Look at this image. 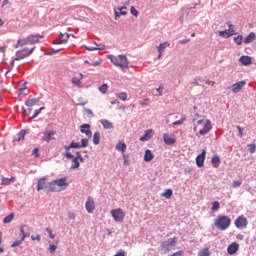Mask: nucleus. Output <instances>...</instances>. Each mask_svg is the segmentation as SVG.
<instances>
[{"instance_id":"1","label":"nucleus","mask_w":256,"mask_h":256,"mask_svg":"<svg viewBox=\"0 0 256 256\" xmlns=\"http://www.w3.org/2000/svg\"><path fill=\"white\" fill-rule=\"evenodd\" d=\"M69 187V183H67V178L56 179L48 184V192H61L65 191V189Z\"/></svg>"},{"instance_id":"2","label":"nucleus","mask_w":256,"mask_h":256,"mask_svg":"<svg viewBox=\"0 0 256 256\" xmlns=\"http://www.w3.org/2000/svg\"><path fill=\"white\" fill-rule=\"evenodd\" d=\"M214 227H216L218 231H227V229L231 227V218L227 215H218L214 219Z\"/></svg>"},{"instance_id":"3","label":"nucleus","mask_w":256,"mask_h":256,"mask_svg":"<svg viewBox=\"0 0 256 256\" xmlns=\"http://www.w3.org/2000/svg\"><path fill=\"white\" fill-rule=\"evenodd\" d=\"M108 59H110L113 65H115L116 67H120L122 71H125V69H129V60H127V56L125 55H118V56L109 55Z\"/></svg>"},{"instance_id":"4","label":"nucleus","mask_w":256,"mask_h":256,"mask_svg":"<svg viewBox=\"0 0 256 256\" xmlns=\"http://www.w3.org/2000/svg\"><path fill=\"white\" fill-rule=\"evenodd\" d=\"M197 125H201V128L199 130V135H207V133H209V131H211V129H213V125L211 124L210 120L207 119H201L198 120Z\"/></svg>"},{"instance_id":"5","label":"nucleus","mask_w":256,"mask_h":256,"mask_svg":"<svg viewBox=\"0 0 256 256\" xmlns=\"http://www.w3.org/2000/svg\"><path fill=\"white\" fill-rule=\"evenodd\" d=\"M76 155L77 156L75 157L73 154H71V152L65 153V157L67 159H72V169H79L81 165L79 161H83V156H81V152H77Z\"/></svg>"},{"instance_id":"6","label":"nucleus","mask_w":256,"mask_h":256,"mask_svg":"<svg viewBox=\"0 0 256 256\" xmlns=\"http://www.w3.org/2000/svg\"><path fill=\"white\" fill-rule=\"evenodd\" d=\"M35 51V47L31 48L30 50L27 48H23L21 50L16 51V57L14 61H21V59H25L29 57Z\"/></svg>"},{"instance_id":"7","label":"nucleus","mask_w":256,"mask_h":256,"mask_svg":"<svg viewBox=\"0 0 256 256\" xmlns=\"http://www.w3.org/2000/svg\"><path fill=\"white\" fill-rule=\"evenodd\" d=\"M234 225L236 229H247V225H249V220L244 215H240L234 221Z\"/></svg>"},{"instance_id":"8","label":"nucleus","mask_w":256,"mask_h":256,"mask_svg":"<svg viewBox=\"0 0 256 256\" xmlns=\"http://www.w3.org/2000/svg\"><path fill=\"white\" fill-rule=\"evenodd\" d=\"M110 214L117 223H121L125 219V212L121 208L111 210Z\"/></svg>"},{"instance_id":"9","label":"nucleus","mask_w":256,"mask_h":256,"mask_svg":"<svg viewBox=\"0 0 256 256\" xmlns=\"http://www.w3.org/2000/svg\"><path fill=\"white\" fill-rule=\"evenodd\" d=\"M178 238L174 237L162 243V251L163 253H169L171 251V247H175L177 245Z\"/></svg>"},{"instance_id":"10","label":"nucleus","mask_w":256,"mask_h":256,"mask_svg":"<svg viewBox=\"0 0 256 256\" xmlns=\"http://www.w3.org/2000/svg\"><path fill=\"white\" fill-rule=\"evenodd\" d=\"M228 29L224 31H219L218 35L220 37H223L224 39H229V37H233V35H237V32H235V26L232 24H228Z\"/></svg>"},{"instance_id":"11","label":"nucleus","mask_w":256,"mask_h":256,"mask_svg":"<svg viewBox=\"0 0 256 256\" xmlns=\"http://www.w3.org/2000/svg\"><path fill=\"white\" fill-rule=\"evenodd\" d=\"M69 37H71V34L60 33L59 38L55 39L53 41V44L54 45H64L65 43H67V41H69Z\"/></svg>"},{"instance_id":"12","label":"nucleus","mask_w":256,"mask_h":256,"mask_svg":"<svg viewBox=\"0 0 256 256\" xmlns=\"http://www.w3.org/2000/svg\"><path fill=\"white\" fill-rule=\"evenodd\" d=\"M85 207H86L87 213H93V212L95 211V200H93V199L91 198V196H89V197L87 198Z\"/></svg>"},{"instance_id":"13","label":"nucleus","mask_w":256,"mask_h":256,"mask_svg":"<svg viewBox=\"0 0 256 256\" xmlns=\"http://www.w3.org/2000/svg\"><path fill=\"white\" fill-rule=\"evenodd\" d=\"M80 132L85 133V135H86V137H88V139H91V137H93V133L91 132V125H89V124H82L80 126Z\"/></svg>"},{"instance_id":"14","label":"nucleus","mask_w":256,"mask_h":256,"mask_svg":"<svg viewBox=\"0 0 256 256\" xmlns=\"http://www.w3.org/2000/svg\"><path fill=\"white\" fill-rule=\"evenodd\" d=\"M42 189H46V191L49 193V191H48L49 186H47V178L46 177H42L41 179L38 180L37 191H41Z\"/></svg>"},{"instance_id":"15","label":"nucleus","mask_w":256,"mask_h":256,"mask_svg":"<svg viewBox=\"0 0 256 256\" xmlns=\"http://www.w3.org/2000/svg\"><path fill=\"white\" fill-rule=\"evenodd\" d=\"M163 141L166 145H173L176 143V139L174 135H170L168 133L163 134Z\"/></svg>"},{"instance_id":"16","label":"nucleus","mask_w":256,"mask_h":256,"mask_svg":"<svg viewBox=\"0 0 256 256\" xmlns=\"http://www.w3.org/2000/svg\"><path fill=\"white\" fill-rule=\"evenodd\" d=\"M245 85H247V82H245V80H242L238 83L233 84L232 93H239V91H241V89H243Z\"/></svg>"},{"instance_id":"17","label":"nucleus","mask_w":256,"mask_h":256,"mask_svg":"<svg viewBox=\"0 0 256 256\" xmlns=\"http://www.w3.org/2000/svg\"><path fill=\"white\" fill-rule=\"evenodd\" d=\"M239 251V244L237 242H233L227 248L228 255H235Z\"/></svg>"},{"instance_id":"18","label":"nucleus","mask_w":256,"mask_h":256,"mask_svg":"<svg viewBox=\"0 0 256 256\" xmlns=\"http://www.w3.org/2000/svg\"><path fill=\"white\" fill-rule=\"evenodd\" d=\"M206 151L202 150L201 154L198 155L196 157V165L197 167H203L204 163H205V155H206Z\"/></svg>"},{"instance_id":"19","label":"nucleus","mask_w":256,"mask_h":256,"mask_svg":"<svg viewBox=\"0 0 256 256\" xmlns=\"http://www.w3.org/2000/svg\"><path fill=\"white\" fill-rule=\"evenodd\" d=\"M54 135H55L54 131L47 130L43 134L42 141H46V143H50L52 139H55L53 138Z\"/></svg>"},{"instance_id":"20","label":"nucleus","mask_w":256,"mask_h":256,"mask_svg":"<svg viewBox=\"0 0 256 256\" xmlns=\"http://www.w3.org/2000/svg\"><path fill=\"white\" fill-rule=\"evenodd\" d=\"M167 47H171V43L164 42L157 47V51L159 53L158 59H161V55H163V52L165 51V49H167Z\"/></svg>"},{"instance_id":"21","label":"nucleus","mask_w":256,"mask_h":256,"mask_svg":"<svg viewBox=\"0 0 256 256\" xmlns=\"http://www.w3.org/2000/svg\"><path fill=\"white\" fill-rule=\"evenodd\" d=\"M239 62L241 63V65H244L245 67H247V65H252L253 64L251 56H241L239 58Z\"/></svg>"},{"instance_id":"22","label":"nucleus","mask_w":256,"mask_h":256,"mask_svg":"<svg viewBox=\"0 0 256 256\" xmlns=\"http://www.w3.org/2000/svg\"><path fill=\"white\" fill-rule=\"evenodd\" d=\"M153 159H155V154H153L151 150L147 149L144 154V161H146V163H149L150 161H153Z\"/></svg>"},{"instance_id":"23","label":"nucleus","mask_w":256,"mask_h":256,"mask_svg":"<svg viewBox=\"0 0 256 256\" xmlns=\"http://www.w3.org/2000/svg\"><path fill=\"white\" fill-rule=\"evenodd\" d=\"M153 133H154L153 129L146 130L145 134L142 137H140V141H143V142L149 141V139H151V137H153Z\"/></svg>"},{"instance_id":"24","label":"nucleus","mask_w":256,"mask_h":256,"mask_svg":"<svg viewBox=\"0 0 256 256\" xmlns=\"http://www.w3.org/2000/svg\"><path fill=\"white\" fill-rule=\"evenodd\" d=\"M41 100L39 98H32L25 101L26 107H35Z\"/></svg>"},{"instance_id":"25","label":"nucleus","mask_w":256,"mask_h":256,"mask_svg":"<svg viewBox=\"0 0 256 256\" xmlns=\"http://www.w3.org/2000/svg\"><path fill=\"white\" fill-rule=\"evenodd\" d=\"M127 9L126 6H123L121 8H118V11L115 10L114 15H115V19H119V17H121V15H127V11H125Z\"/></svg>"},{"instance_id":"26","label":"nucleus","mask_w":256,"mask_h":256,"mask_svg":"<svg viewBox=\"0 0 256 256\" xmlns=\"http://www.w3.org/2000/svg\"><path fill=\"white\" fill-rule=\"evenodd\" d=\"M30 41V45H35V43H39V39H43V36L40 35H30L28 36Z\"/></svg>"},{"instance_id":"27","label":"nucleus","mask_w":256,"mask_h":256,"mask_svg":"<svg viewBox=\"0 0 256 256\" xmlns=\"http://www.w3.org/2000/svg\"><path fill=\"white\" fill-rule=\"evenodd\" d=\"M116 150L121 151V153H125V151H127V144H125V142L119 141L116 144Z\"/></svg>"},{"instance_id":"28","label":"nucleus","mask_w":256,"mask_h":256,"mask_svg":"<svg viewBox=\"0 0 256 256\" xmlns=\"http://www.w3.org/2000/svg\"><path fill=\"white\" fill-rule=\"evenodd\" d=\"M25 45H31L29 37L18 40L17 47H25Z\"/></svg>"},{"instance_id":"29","label":"nucleus","mask_w":256,"mask_h":256,"mask_svg":"<svg viewBox=\"0 0 256 256\" xmlns=\"http://www.w3.org/2000/svg\"><path fill=\"white\" fill-rule=\"evenodd\" d=\"M14 142L17 141L18 143L20 141H25V130H21L17 135L16 137L14 138L13 140Z\"/></svg>"},{"instance_id":"30","label":"nucleus","mask_w":256,"mask_h":256,"mask_svg":"<svg viewBox=\"0 0 256 256\" xmlns=\"http://www.w3.org/2000/svg\"><path fill=\"white\" fill-rule=\"evenodd\" d=\"M100 123L103 125L104 129H113V123L109 120L102 119Z\"/></svg>"},{"instance_id":"31","label":"nucleus","mask_w":256,"mask_h":256,"mask_svg":"<svg viewBox=\"0 0 256 256\" xmlns=\"http://www.w3.org/2000/svg\"><path fill=\"white\" fill-rule=\"evenodd\" d=\"M12 183H15V177H11V178L3 177L1 180V185H11Z\"/></svg>"},{"instance_id":"32","label":"nucleus","mask_w":256,"mask_h":256,"mask_svg":"<svg viewBox=\"0 0 256 256\" xmlns=\"http://www.w3.org/2000/svg\"><path fill=\"white\" fill-rule=\"evenodd\" d=\"M211 163H212L213 167L215 169H217V167H219V163H221V159L219 158V156L215 155L212 157Z\"/></svg>"},{"instance_id":"33","label":"nucleus","mask_w":256,"mask_h":256,"mask_svg":"<svg viewBox=\"0 0 256 256\" xmlns=\"http://www.w3.org/2000/svg\"><path fill=\"white\" fill-rule=\"evenodd\" d=\"M255 33L251 32L243 41L246 45L249 43H253V40L255 39Z\"/></svg>"},{"instance_id":"34","label":"nucleus","mask_w":256,"mask_h":256,"mask_svg":"<svg viewBox=\"0 0 256 256\" xmlns=\"http://www.w3.org/2000/svg\"><path fill=\"white\" fill-rule=\"evenodd\" d=\"M173 196V190L171 189H166L162 194L161 197H164L165 199H171Z\"/></svg>"},{"instance_id":"35","label":"nucleus","mask_w":256,"mask_h":256,"mask_svg":"<svg viewBox=\"0 0 256 256\" xmlns=\"http://www.w3.org/2000/svg\"><path fill=\"white\" fill-rule=\"evenodd\" d=\"M99 141H101V133L95 132L94 135H93L94 145H99Z\"/></svg>"},{"instance_id":"36","label":"nucleus","mask_w":256,"mask_h":256,"mask_svg":"<svg viewBox=\"0 0 256 256\" xmlns=\"http://www.w3.org/2000/svg\"><path fill=\"white\" fill-rule=\"evenodd\" d=\"M43 109H45V107H41L40 109L38 110H35L34 111V114L32 115V117H30L28 119L29 122L33 121V119H35L36 117H39V115L41 114V111H43Z\"/></svg>"},{"instance_id":"37","label":"nucleus","mask_w":256,"mask_h":256,"mask_svg":"<svg viewBox=\"0 0 256 256\" xmlns=\"http://www.w3.org/2000/svg\"><path fill=\"white\" fill-rule=\"evenodd\" d=\"M88 51H96V50H98V51H103V49H105V45H97L96 44V46L95 47H93V46H90V47H87L86 48Z\"/></svg>"},{"instance_id":"38","label":"nucleus","mask_w":256,"mask_h":256,"mask_svg":"<svg viewBox=\"0 0 256 256\" xmlns=\"http://www.w3.org/2000/svg\"><path fill=\"white\" fill-rule=\"evenodd\" d=\"M15 219V214L11 213L3 219V223H11Z\"/></svg>"},{"instance_id":"39","label":"nucleus","mask_w":256,"mask_h":256,"mask_svg":"<svg viewBox=\"0 0 256 256\" xmlns=\"http://www.w3.org/2000/svg\"><path fill=\"white\" fill-rule=\"evenodd\" d=\"M209 255H211V252H209V248H204L198 253V256H209Z\"/></svg>"},{"instance_id":"40","label":"nucleus","mask_w":256,"mask_h":256,"mask_svg":"<svg viewBox=\"0 0 256 256\" xmlns=\"http://www.w3.org/2000/svg\"><path fill=\"white\" fill-rule=\"evenodd\" d=\"M20 233L22 234V241H25V238L29 237V234L25 233V226L20 227Z\"/></svg>"},{"instance_id":"41","label":"nucleus","mask_w":256,"mask_h":256,"mask_svg":"<svg viewBox=\"0 0 256 256\" xmlns=\"http://www.w3.org/2000/svg\"><path fill=\"white\" fill-rule=\"evenodd\" d=\"M109 89V86L107 84H102L100 87H99V91L100 93H107V90Z\"/></svg>"},{"instance_id":"42","label":"nucleus","mask_w":256,"mask_h":256,"mask_svg":"<svg viewBox=\"0 0 256 256\" xmlns=\"http://www.w3.org/2000/svg\"><path fill=\"white\" fill-rule=\"evenodd\" d=\"M219 207H221V204H219L218 201L212 202V207H211L212 211H218Z\"/></svg>"},{"instance_id":"43","label":"nucleus","mask_w":256,"mask_h":256,"mask_svg":"<svg viewBox=\"0 0 256 256\" xmlns=\"http://www.w3.org/2000/svg\"><path fill=\"white\" fill-rule=\"evenodd\" d=\"M234 42L236 43V45H241V43H243V36L238 35L234 37Z\"/></svg>"},{"instance_id":"44","label":"nucleus","mask_w":256,"mask_h":256,"mask_svg":"<svg viewBox=\"0 0 256 256\" xmlns=\"http://www.w3.org/2000/svg\"><path fill=\"white\" fill-rule=\"evenodd\" d=\"M23 240L22 238L20 240H16L13 242V244L11 245L12 248H15V247H19V245H23Z\"/></svg>"},{"instance_id":"45","label":"nucleus","mask_w":256,"mask_h":256,"mask_svg":"<svg viewBox=\"0 0 256 256\" xmlns=\"http://www.w3.org/2000/svg\"><path fill=\"white\" fill-rule=\"evenodd\" d=\"M80 147H89V139L83 138V139L81 140Z\"/></svg>"},{"instance_id":"46","label":"nucleus","mask_w":256,"mask_h":256,"mask_svg":"<svg viewBox=\"0 0 256 256\" xmlns=\"http://www.w3.org/2000/svg\"><path fill=\"white\" fill-rule=\"evenodd\" d=\"M130 13L134 17H139V11H137V9H135V7H133V6L130 8Z\"/></svg>"},{"instance_id":"47","label":"nucleus","mask_w":256,"mask_h":256,"mask_svg":"<svg viewBox=\"0 0 256 256\" xmlns=\"http://www.w3.org/2000/svg\"><path fill=\"white\" fill-rule=\"evenodd\" d=\"M49 253H51V255H53V253H55L57 251V246H55V244H51L48 248Z\"/></svg>"},{"instance_id":"48","label":"nucleus","mask_w":256,"mask_h":256,"mask_svg":"<svg viewBox=\"0 0 256 256\" xmlns=\"http://www.w3.org/2000/svg\"><path fill=\"white\" fill-rule=\"evenodd\" d=\"M118 99H120L121 101H125L127 99V93H125V92L119 93Z\"/></svg>"},{"instance_id":"49","label":"nucleus","mask_w":256,"mask_h":256,"mask_svg":"<svg viewBox=\"0 0 256 256\" xmlns=\"http://www.w3.org/2000/svg\"><path fill=\"white\" fill-rule=\"evenodd\" d=\"M70 147H72V149H81V144L72 141Z\"/></svg>"},{"instance_id":"50","label":"nucleus","mask_w":256,"mask_h":256,"mask_svg":"<svg viewBox=\"0 0 256 256\" xmlns=\"http://www.w3.org/2000/svg\"><path fill=\"white\" fill-rule=\"evenodd\" d=\"M72 83L73 85H76L77 87H79L81 85V80H79V78L74 77L72 78Z\"/></svg>"},{"instance_id":"51","label":"nucleus","mask_w":256,"mask_h":256,"mask_svg":"<svg viewBox=\"0 0 256 256\" xmlns=\"http://www.w3.org/2000/svg\"><path fill=\"white\" fill-rule=\"evenodd\" d=\"M185 121H186V118H185V116H183L181 120H177V121L173 122V125H183V123H185Z\"/></svg>"},{"instance_id":"52","label":"nucleus","mask_w":256,"mask_h":256,"mask_svg":"<svg viewBox=\"0 0 256 256\" xmlns=\"http://www.w3.org/2000/svg\"><path fill=\"white\" fill-rule=\"evenodd\" d=\"M248 149H249L250 153H255V151H256L255 144H248Z\"/></svg>"},{"instance_id":"53","label":"nucleus","mask_w":256,"mask_h":256,"mask_svg":"<svg viewBox=\"0 0 256 256\" xmlns=\"http://www.w3.org/2000/svg\"><path fill=\"white\" fill-rule=\"evenodd\" d=\"M46 232L49 234L50 239H55V235H53V230H51V228H46Z\"/></svg>"},{"instance_id":"54","label":"nucleus","mask_w":256,"mask_h":256,"mask_svg":"<svg viewBox=\"0 0 256 256\" xmlns=\"http://www.w3.org/2000/svg\"><path fill=\"white\" fill-rule=\"evenodd\" d=\"M68 219H70L71 221H74V219H75V212H72V211L68 212Z\"/></svg>"},{"instance_id":"55","label":"nucleus","mask_w":256,"mask_h":256,"mask_svg":"<svg viewBox=\"0 0 256 256\" xmlns=\"http://www.w3.org/2000/svg\"><path fill=\"white\" fill-rule=\"evenodd\" d=\"M232 187H234V188L241 187V181L235 180V181L232 183Z\"/></svg>"},{"instance_id":"56","label":"nucleus","mask_w":256,"mask_h":256,"mask_svg":"<svg viewBox=\"0 0 256 256\" xmlns=\"http://www.w3.org/2000/svg\"><path fill=\"white\" fill-rule=\"evenodd\" d=\"M123 159H124V165H129V156L124 154Z\"/></svg>"},{"instance_id":"57","label":"nucleus","mask_w":256,"mask_h":256,"mask_svg":"<svg viewBox=\"0 0 256 256\" xmlns=\"http://www.w3.org/2000/svg\"><path fill=\"white\" fill-rule=\"evenodd\" d=\"M32 241H41V235L31 236Z\"/></svg>"},{"instance_id":"58","label":"nucleus","mask_w":256,"mask_h":256,"mask_svg":"<svg viewBox=\"0 0 256 256\" xmlns=\"http://www.w3.org/2000/svg\"><path fill=\"white\" fill-rule=\"evenodd\" d=\"M90 65H92L93 67H99V65H101V60L92 62V63H90Z\"/></svg>"},{"instance_id":"59","label":"nucleus","mask_w":256,"mask_h":256,"mask_svg":"<svg viewBox=\"0 0 256 256\" xmlns=\"http://www.w3.org/2000/svg\"><path fill=\"white\" fill-rule=\"evenodd\" d=\"M236 128L238 129L239 136L243 137V128H241V126H236Z\"/></svg>"},{"instance_id":"60","label":"nucleus","mask_w":256,"mask_h":256,"mask_svg":"<svg viewBox=\"0 0 256 256\" xmlns=\"http://www.w3.org/2000/svg\"><path fill=\"white\" fill-rule=\"evenodd\" d=\"M33 155H35V157H39V149L38 148H34Z\"/></svg>"},{"instance_id":"61","label":"nucleus","mask_w":256,"mask_h":256,"mask_svg":"<svg viewBox=\"0 0 256 256\" xmlns=\"http://www.w3.org/2000/svg\"><path fill=\"white\" fill-rule=\"evenodd\" d=\"M86 113L88 117H93V111H91L90 109L86 110Z\"/></svg>"},{"instance_id":"62","label":"nucleus","mask_w":256,"mask_h":256,"mask_svg":"<svg viewBox=\"0 0 256 256\" xmlns=\"http://www.w3.org/2000/svg\"><path fill=\"white\" fill-rule=\"evenodd\" d=\"M0 53H5V47H0Z\"/></svg>"},{"instance_id":"63","label":"nucleus","mask_w":256,"mask_h":256,"mask_svg":"<svg viewBox=\"0 0 256 256\" xmlns=\"http://www.w3.org/2000/svg\"><path fill=\"white\" fill-rule=\"evenodd\" d=\"M69 149H72L71 145L65 146V150H66L67 152L69 151Z\"/></svg>"},{"instance_id":"64","label":"nucleus","mask_w":256,"mask_h":256,"mask_svg":"<svg viewBox=\"0 0 256 256\" xmlns=\"http://www.w3.org/2000/svg\"><path fill=\"white\" fill-rule=\"evenodd\" d=\"M3 5H9V0H4Z\"/></svg>"}]
</instances>
